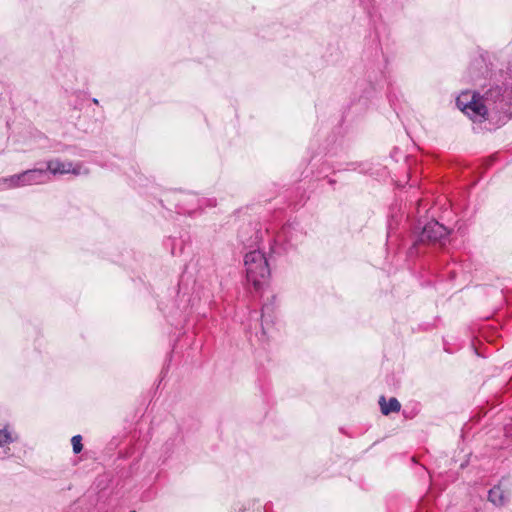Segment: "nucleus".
I'll return each instance as SVG.
<instances>
[{"mask_svg":"<svg viewBox=\"0 0 512 512\" xmlns=\"http://www.w3.org/2000/svg\"><path fill=\"white\" fill-rule=\"evenodd\" d=\"M450 234V230L436 220L427 222L417 235L413 244L408 249V256L414 257L421 252V246L425 244L439 243L443 245Z\"/></svg>","mask_w":512,"mask_h":512,"instance_id":"obj_1","label":"nucleus"},{"mask_svg":"<svg viewBox=\"0 0 512 512\" xmlns=\"http://www.w3.org/2000/svg\"><path fill=\"white\" fill-rule=\"evenodd\" d=\"M244 265L247 281L252 283L256 290H259L271 273L265 254L258 249L246 253Z\"/></svg>","mask_w":512,"mask_h":512,"instance_id":"obj_2","label":"nucleus"},{"mask_svg":"<svg viewBox=\"0 0 512 512\" xmlns=\"http://www.w3.org/2000/svg\"><path fill=\"white\" fill-rule=\"evenodd\" d=\"M457 107L464 112L474 122H483L485 120H496L485 104L483 97L478 94L470 95L469 92L462 93L456 99Z\"/></svg>","mask_w":512,"mask_h":512,"instance_id":"obj_3","label":"nucleus"},{"mask_svg":"<svg viewBox=\"0 0 512 512\" xmlns=\"http://www.w3.org/2000/svg\"><path fill=\"white\" fill-rule=\"evenodd\" d=\"M482 97L485 100V104L489 106L491 114L496 119L498 127L510 120L511 115L508 113L509 103L504 97L502 87H492Z\"/></svg>","mask_w":512,"mask_h":512,"instance_id":"obj_4","label":"nucleus"},{"mask_svg":"<svg viewBox=\"0 0 512 512\" xmlns=\"http://www.w3.org/2000/svg\"><path fill=\"white\" fill-rule=\"evenodd\" d=\"M177 196V203L175 205L178 214H194L198 209L203 206H215V200L199 198L194 193H180Z\"/></svg>","mask_w":512,"mask_h":512,"instance_id":"obj_5","label":"nucleus"},{"mask_svg":"<svg viewBox=\"0 0 512 512\" xmlns=\"http://www.w3.org/2000/svg\"><path fill=\"white\" fill-rule=\"evenodd\" d=\"M45 170L48 171L49 180L51 179V175H63V174H81V166H74L71 161H61L60 159H52L45 162L44 166Z\"/></svg>","mask_w":512,"mask_h":512,"instance_id":"obj_6","label":"nucleus"},{"mask_svg":"<svg viewBox=\"0 0 512 512\" xmlns=\"http://www.w3.org/2000/svg\"><path fill=\"white\" fill-rule=\"evenodd\" d=\"M218 283V278L215 274L211 275L207 280V283H203L198 279L195 281L194 285V293L197 295L199 299H210L213 296V289L215 285Z\"/></svg>","mask_w":512,"mask_h":512,"instance_id":"obj_7","label":"nucleus"},{"mask_svg":"<svg viewBox=\"0 0 512 512\" xmlns=\"http://www.w3.org/2000/svg\"><path fill=\"white\" fill-rule=\"evenodd\" d=\"M26 185L44 184L49 181L48 171L44 167L29 169L22 172Z\"/></svg>","mask_w":512,"mask_h":512,"instance_id":"obj_8","label":"nucleus"},{"mask_svg":"<svg viewBox=\"0 0 512 512\" xmlns=\"http://www.w3.org/2000/svg\"><path fill=\"white\" fill-rule=\"evenodd\" d=\"M503 481L488 491V500L495 506H504L509 501V493L503 488Z\"/></svg>","mask_w":512,"mask_h":512,"instance_id":"obj_9","label":"nucleus"},{"mask_svg":"<svg viewBox=\"0 0 512 512\" xmlns=\"http://www.w3.org/2000/svg\"><path fill=\"white\" fill-rule=\"evenodd\" d=\"M379 405L383 415H388L392 412H399L401 409L400 402L394 397L390 398L389 401L386 402V398L381 396L379 399Z\"/></svg>","mask_w":512,"mask_h":512,"instance_id":"obj_10","label":"nucleus"},{"mask_svg":"<svg viewBox=\"0 0 512 512\" xmlns=\"http://www.w3.org/2000/svg\"><path fill=\"white\" fill-rule=\"evenodd\" d=\"M3 183L7 188H17L26 186L25 179L22 176V173L14 174L10 177L4 178Z\"/></svg>","mask_w":512,"mask_h":512,"instance_id":"obj_11","label":"nucleus"},{"mask_svg":"<svg viewBox=\"0 0 512 512\" xmlns=\"http://www.w3.org/2000/svg\"><path fill=\"white\" fill-rule=\"evenodd\" d=\"M262 313H261V319H262V332L263 334L266 333L265 325L268 324V322H272V312H273V304L272 303H265L262 306Z\"/></svg>","mask_w":512,"mask_h":512,"instance_id":"obj_12","label":"nucleus"},{"mask_svg":"<svg viewBox=\"0 0 512 512\" xmlns=\"http://www.w3.org/2000/svg\"><path fill=\"white\" fill-rule=\"evenodd\" d=\"M73 452L75 454H78L82 451L83 445H82V436L81 435H75L71 439Z\"/></svg>","mask_w":512,"mask_h":512,"instance_id":"obj_13","label":"nucleus"},{"mask_svg":"<svg viewBox=\"0 0 512 512\" xmlns=\"http://www.w3.org/2000/svg\"><path fill=\"white\" fill-rule=\"evenodd\" d=\"M0 441L1 446L7 443H11L13 441L11 434L8 432L7 429H1L0 430Z\"/></svg>","mask_w":512,"mask_h":512,"instance_id":"obj_14","label":"nucleus"},{"mask_svg":"<svg viewBox=\"0 0 512 512\" xmlns=\"http://www.w3.org/2000/svg\"><path fill=\"white\" fill-rule=\"evenodd\" d=\"M292 229L291 224L284 225L282 227L281 233L277 236L278 240H280L282 237L288 238V234L290 233ZM288 241H291V239H287Z\"/></svg>","mask_w":512,"mask_h":512,"instance_id":"obj_15","label":"nucleus"},{"mask_svg":"<svg viewBox=\"0 0 512 512\" xmlns=\"http://www.w3.org/2000/svg\"><path fill=\"white\" fill-rule=\"evenodd\" d=\"M165 246L166 247H171L170 248V252L172 255H175V250H174V245H175V239L174 238H168L165 242H164Z\"/></svg>","mask_w":512,"mask_h":512,"instance_id":"obj_16","label":"nucleus"},{"mask_svg":"<svg viewBox=\"0 0 512 512\" xmlns=\"http://www.w3.org/2000/svg\"><path fill=\"white\" fill-rule=\"evenodd\" d=\"M184 278H185V276L183 275V276L181 277V279H180V282H179V292H180V291H181V289H182V284H183V282H184Z\"/></svg>","mask_w":512,"mask_h":512,"instance_id":"obj_17","label":"nucleus"},{"mask_svg":"<svg viewBox=\"0 0 512 512\" xmlns=\"http://www.w3.org/2000/svg\"><path fill=\"white\" fill-rule=\"evenodd\" d=\"M92 102H93L94 104H98V103H99V101H98V99H97V98H93V99H92Z\"/></svg>","mask_w":512,"mask_h":512,"instance_id":"obj_18","label":"nucleus"},{"mask_svg":"<svg viewBox=\"0 0 512 512\" xmlns=\"http://www.w3.org/2000/svg\"><path fill=\"white\" fill-rule=\"evenodd\" d=\"M328 182H329V184L333 185V184H335L336 181L334 179H329Z\"/></svg>","mask_w":512,"mask_h":512,"instance_id":"obj_19","label":"nucleus"},{"mask_svg":"<svg viewBox=\"0 0 512 512\" xmlns=\"http://www.w3.org/2000/svg\"><path fill=\"white\" fill-rule=\"evenodd\" d=\"M240 239H241V242H243V243L245 242V239L243 238L242 235H240Z\"/></svg>","mask_w":512,"mask_h":512,"instance_id":"obj_20","label":"nucleus"},{"mask_svg":"<svg viewBox=\"0 0 512 512\" xmlns=\"http://www.w3.org/2000/svg\"><path fill=\"white\" fill-rule=\"evenodd\" d=\"M130 512H136V510H131Z\"/></svg>","mask_w":512,"mask_h":512,"instance_id":"obj_21","label":"nucleus"}]
</instances>
